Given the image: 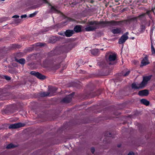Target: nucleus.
<instances>
[{
	"mask_svg": "<svg viewBox=\"0 0 155 155\" xmlns=\"http://www.w3.org/2000/svg\"><path fill=\"white\" fill-rule=\"evenodd\" d=\"M105 57L106 61H102L99 62L98 63V65L101 68H106L108 69L107 72L104 74V75H107L110 74L113 69V67L111 66L116 63V60L117 55L114 53L108 52L106 53Z\"/></svg>",
	"mask_w": 155,
	"mask_h": 155,
	"instance_id": "obj_1",
	"label": "nucleus"
},
{
	"mask_svg": "<svg viewBox=\"0 0 155 155\" xmlns=\"http://www.w3.org/2000/svg\"><path fill=\"white\" fill-rule=\"evenodd\" d=\"M109 21H89L87 23L88 26L86 27L84 30L86 31H93L96 29H99L100 27L101 28H105L107 26H109Z\"/></svg>",
	"mask_w": 155,
	"mask_h": 155,
	"instance_id": "obj_2",
	"label": "nucleus"
},
{
	"mask_svg": "<svg viewBox=\"0 0 155 155\" xmlns=\"http://www.w3.org/2000/svg\"><path fill=\"white\" fill-rule=\"evenodd\" d=\"M136 18H133L127 20L123 21H115L114 20L109 21V26L119 25H121L122 23H124L126 25H129L130 24L134 23L135 21H136Z\"/></svg>",
	"mask_w": 155,
	"mask_h": 155,
	"instance_id": "obj_3",
	"label": "nucleus"
},
{
	"mask_svg": "<svg viewBox=\"0 0 155 155\" xmlns=\"http://www.w3.org/2000/svg\"><path fill=\"white\" fill-rule=\"evenodd\" d=\"M48 92H40L39 93L41 97H45L47 96H51L55 95L57 88L54 87H48Z\"/></svg>",
	"mask_w": 155,
	"mask_h": 155,
	"instance_id": "obj_4",
	"label": "nucleus"
},
{
	"mask_svg": "<svg viewBox=\"0 0 155 155\" xmlns=\"http://www.w3.org/2000/svg\"><path fill=\"white\" fill-rule=\"evenodd\" d=\"M64 47H57L53 50L48 53V56L49 57H52L55 55L59 54L63 52L62 51Z\"/></svg>",
	"mask_w": 155,
	"mask_h": 155,
	"instance_id": "obj_5",
	"label": "nucleus"
},
{
	"mask_svg": "<svg viewBox=\"0 0 155 155\" xmlns=\"http://www.w3.org/2000/svg\"><path fill=\"white\" fill-rule=\"evenodd\" d=\"M152 77V75L144 77L143 81L140 84V87H143L147 84L148 81L151 79Z\"/></svg>",
	"mask_w": 155,
	"mask_h": 155,
	"instance_id": "obj_6",
	"label": "nucleus"
},
{
	"mask_svg": "<svg viewBox=\"0 0 155 155\" xmlns=\"http://www.w3.org/2000/svg\"><path fill=\"white\" fill-rule=\"evenodd\" d=\"M74 94V92H73L70 94L68 95L65 97L63 98L61 100V102L64 103H68L70 102L72 97Z\"/></svg>",
	"mask_w": 155,
	"mask_h": 155,
	"instance_id": "obj_7",
	"label": "nucleus"
},
{
	"mask_svg": "<svg viewBox=\"0 0 155 155\" xmlns=\"http://www.w3.org/2000/svg\"><path fill=\"white\" fill-rule=\"evenodd\" d=\"M30 74L36 77L37 78L41 80H44L46 78L45 76L43 75L38 72L31 71L30 72Z\"/></svg>",
	"mask_w": 155,
	"mask_h": 155,
	"instance_id": "obj_8",
	"label": "nucleus"
},
{
	"mask_svg": "<svg viewBox=\"0 0 155 155\" xmlns=\"http://www.w3.org/2000/svg\"><path fill=\"white\" fill-rule=\"evenodd\" d=\"M62 61V59L60 58H58L55 61V64H54L53 68L54 69L57 70L60 67V64Z\"/></svg>",
	"mask_w": 155,
	"mask_h": 155,
	"instance_id": "obj_9",
	"label": "nucleus"
},
{
	"mask_svg": "<svg viewBox=\"0 0 155 155\" xmlns=\"http://www.w3.org/2000/svg\"><path fill=\"white\" fill-rule=\"evenodd\" d=\"M150 64V62L148 60V57L147 55H146L143 58L141 62L140 67H143Z\"/></svg>",
	"mask_w": 155,
	"mask_h": 155,
	"instance_id": "obj_10",
	"label": "nucleus"
},
{
	"mask_svg": "<svg viewBox=\"0 0 155 155\" xmlns=\"http://www.w3.org/2000/svg\"><path fill=\"white\" fill-rule=\"evenodd\" d=\"M25 125V124L21 123L10 124V128H18L20 127H23Z\"/></svg>",
	"mask_w": 155,
	"mask_h": 155,
	"instance_id": "obj_11",
	"label": "nucleus"
},
{
	"mask_svg": "<svg viewBox=\"0 0 155 155\" xmlns=\"http://www.w3.org/2000/svg\"><path fill=\"white\" fill-rule=\"evenodd\" d=\"M149 94L148 90L144 89L139 91L138 92V94L140 96H147Z\"/></svg>",
	"mask_w": 155,
	"mask_h": 155,
	"instance_id": "obj_12",
	"label": "nucleus"
},
{
	"mask_svg": "<svg viewBox=\"0 0 155 155\" xmlns=\"http://www.w3.org/2000/svg\"><path fill=\"white\" fill-rule=\"evenodd\" d=\"M128 38V37L127 36L124 35H122L119 39L118 43L120 44H122L124 43Z\"/></svg>",
	"mask_w": 155,
	"mask_h": 155,
	"instance_id": "obj_13",
	"label": "nucleus"
},
{
	"mask_svg": "<svg viewBox=\"0 0 155 155\" xmlns=\"http://www.w3.org/2000/svg\"><path fill=\"white\" fill-rule=\"evenodd\" d=\"M23 20L20 18L15 19H13L11 22V24L18 25L22 23Z\"/></svg>",
	"mask_w": 155,
	"mask_h": 155,
	"instance_id": "obj_14",
	"label": "nucleus"
},
{
	"mask_svg": "<svg viewBox=\"0 0 155 155\" xmlns=\"http://www.w3.org/2000/svg\"><path fill=\"white\" fill-rule=\"evenodd\" d=\"M74 33V31L72 30H67L65 32V36L67 37H70L72 36Z\"/></svg>",
	"mask_w": 155,
	"mask_h": 155,
	"instance_id": "obj_15",
	"label": "nucleus"
},
{
	"mask_svg": "<svg viewBox=\"0 0 155 155\" xmlns=\"http://www.w3.org/2000/svg\"><path fill=\"white\" fill-rule=\"evenodd\" d=\"M59 38L56 36H52L49 38V42L50 43H54L58 40Z\"/></svg>",
	"mask_w": 155,
	"mask_h": 155,
	"instance_id": "obj_16",
	"label": "nucleus"
},
{
	"mask_svg": "<svg viewBox=\"0 0 155 155\" xmlns=\"http://www.w3.org/2000/svg\"><path fill=\"white\" fill-rule=\"evenodd\" d=\"M15 61L16 62L21 64L24 65L25 63V60L24 58H21L19 59H18V58L15 57Z\"/></svg>",
	"mask_w": 155,
	"mask_h": 155,
	"instance_id": "obj_17",
	"label": "nucleus"
},
{
	"mask_svg": "<svg viewBox=\"0 0 155 155\" xmlns=\"http://www.w3.org/2000/svg\"><path fill=\"white\" fill-rule=\"evenodd\" d=\"M74 30L77 33L81 31V25H76L74 28Z\"/></svg>",
	"mask_w": 155,
	"mask_h": 155,
	"instance_id": "obj_18",
	"label": "nucleus"
},
{
	"mask_svg": "<svg viewBox=\"0 0 155 155\" xmlns=\"http://www.w3.org/2000/svg\"><path fill=\"white\" fill-rule=\"evenodd\" d=\"M140 103L146 106H148L150 104V102L145 99H142L140 100Z\"/></svg>",
	"mask_w": 155,
	"mask_h": 155,
	"instance_id": "obj_19",
	"label": "nucleus"
},
{
	"mask_svg": "<svg viewBox=\"0 0 155 155\" xmlns=\"http://www.w3.org/2000/svg\"><path fill=\"white\" fill-rule=\"evenodd\" d=\"M111 32L114 34H118L120 33L121 32V29L120 28H117L116 29H114L112 30Z\"/></svg>",
	"mask_w": 155,
	"mask_h": 155,
	"instance_id": "obj_20",
	"label": "nucleus"
},
{
	"mask_svg": "<svg viewBox=\"0 0 155 155\" xmlns=\"http://www.w3.org/2000/svg\"><path fill=\"white\" fill-rule=\"evenodd\" d=\"M91 51L92 54L94 55H97L98 54L99 50L97 48H95L92 50Z\"/></svg>",
	"mask_w": 155,
	"mask_h": 155,
	"instance_id": "obj_21",
	"label": "nucleus"
},
{
	"mask_svg": "<svg viewBox=\"0 0 155 155\" xmlns=\"http://www.w3.org/2000/svg\"><path fill=\"white\" fill-rule=\"evenodd\" d=\"M140 84H139V86H138L137 84L134 83H132L131 84V87L133 89H138L140 88H143V87H140Z\"/></svg>",
	"mask_w": 155,
	"mask_h": 155,
	"instance_id": "obj_22",
	"label": "nucleus"
},
{
	"mask_svg": "<svg viewBox=\"0 0 155 155\" xmlns=\"http://www.w3.org/2000/svg\"><path fill=\"white\" fill-rule=\"evenodd\" d=\"M19 46L16 44H12L10 45V49L19 48Z\"/></svg>",
	"mask_w": 155,
	"mask_h": 155,
	"instance_id": "obj_23",
	"label": "nucleus"
},
{
	"mask_svg": "<svg viewBox=\"0 0 155 155\" xmlns=\"http://www.w3.org/2000/svg\"><path fill=\"white\" fill-rule=\"evenodd\" d=\"M130 73V71H127L125 73H124V71H122V75L124 77H126L129 75Z\"/></svg>",
	"mask_w": 155,
	"mask_h": 155,
	"instance_id": "obj_24",
	"label": "nucleus"
},
{
	"mask_svg": "<svg viewBox=\"0 0 155 155\" xmlns=\"http://www.w3.org/2000/svg\"><path fill=\"white\" fill-rule=\"evenodd\" d=\"M104 135L106 137H111V134L110 132H108L107 131H106L104 133Z\"/></svg>",
	"mask_w": 155,
	"mask_h": 155,
	"instance_id": "obj_25",
	"label": "nucleus"
},
{
	"mask_svg": "<svg viewBox=\"0 0 155 155\" xmlns=\"http://www.w3.org/2000/svg\"><path fill=\"white\" fill-rule=\"evenodd\" d=\"M151 51L152 54H154L155 55V49L152 43H151Z\"/></svg>",
	"mask_w": 155,
	"mask_h": 155,
	"instance_id": "obj_26",
	"label": "nucleus"
},
{
	"mask_svg": "<svg viewBox=\"0 0 155 155\" xmlns=\"http://www.w3.org/2000/svg\"><path fill=\"white\" fill-rule=\"evenodd\" d=\"M151 51L152 54H154L155 55V49L152 43H151Z\"/></svg>",
	"mask_w": 155,
	"mask_h": 155,
	"instance_id": "obj_27",
	"label": "nucleus"
},
{
	"mask_svg": "<svg viewBox=\"0 0 155 155\" xmlns=\"http://www.w3.org/2000/svg\"><path fill=\"white\" fill-rule=\"evenodd\" d=\"M33 48L29 47L26 49H25V51L26 52H28L31 51L33 50Z\"/></svg>",
	"mask_w": 155,
	"mask_h": 155,
	"instance_id": "obj_28",
	"label": "nucleus"
},
{
	"mask_svg": "<svg viewBox=\"0 0 155 155\" xmlns=\"http://www.w3.org/2000/svg\"><path fill=\"white\" fill-rule=\"evenodd\" d=\"M38 12L36 11L35 12H34V13L30 14L29 15L28 17L31 18L34 17L37 14Z\"/></svg>",
	"mask_w": 155,
	"mask_h": 155,
	"instance_id": "obj_29",
	"label": "nucleus"
},
{
	"mask_svg": "<svg viewBox=\"0 0 155 155\" xmlns=\"http://www.w3.org/2000/svg\"><path fill=\"white\" fill-rule=\"evenodd\" d=\"M35 45L36 46L40 47H42L44 45V44L43 43H37L35 44Z\"/></svg>",
	"mask_w": 155,
	"mask_h": 155,
	"instance_id": "obj_30",
	"label": "nucleus"
},
{
	"mask_svg": "<svg viewBox=\"0 0 155 155\" xmlns=\"http://www.w3.org/2000/svg\"><path fill=\"white\" fill-rule=\"evenodd\" d=\"M101 90L97 91L96 94H95L94 97L96 96H98L99 95H100L101 93Z\"/></svg>",
	"mask_w": 155,
	"mask_h": 155,
	"instance_id": "obj_31",
	"label": "nucleus"
},
{
	"mask_svg": "<svg viewBox=\"0 0 155 155\" xmlns=\"http://www.w3.org/2000/svg\"><path fill=\"white\" fill-rule=\"evenodd\" d=\"M62 15H63V16L64 17V18H67L68 20L70 21H73V19L72 18H70L69 17H68L64 15L62 13Z\"/></svg>",
	"mask_w": 155,
	"mask_h": 155,
	"instance_id": "obj_32",
	"label": "nucleus"
},
{
	"mask_svg": "<svg viewBox=\"0 0 155 155\" xmlns=\"http://www.w3.org/2000/svg\"><path fill=\"white\" fill-rule=\"evenodd\" d=\"M10 114H11V113L12 112V113H13L14 112H15L16 110H17V109H16V108L15 107L14 108V109H13V110H12V105H10Z\"/></svg>",
	"mask_w": 155,
	"mask_h": 155,
	"instance_id": "obj_33",
	"label": "nucleus"
},
{
	"mask_svg": "<svg viewBox=\"0 0 155 155\" xmlns=\"http://www.w3.org/2000/svg\"><path fill=\"white\" fill-rule=\"evenodd\" d=\"M23 54L21 52L18 53L16 54V57H21L23 56Z\"/></svg>",
	"mask_w": 155,
	"mask_h": 155,
	"instance_id": "obj_34",
	"label": "nucleus"
},
{
	"mask_svg": "<svg viewBox=\"0 0 155 155\" xmlns=\"http://www.w3.org/2000/svg\"><path fill=\"white\" fill-rule=\"evenodd\" d=\"M145 29V27L143 25H141L140 26V29L142 31H144Z\"/></svg>",
	"mask_w": 155,
	"mask_h": 155,
	"instance_id": "obj_35",
	"label": "nucleus"
},
{
	"mask_svg": "<svg viewBox=\"0 0 155 155\" xmlns=\"http://www.w3.org/2000/svg\"><path fill=\"white\" fill-rule=\"evenodd\" d=\"M19 16H18V15H14L13 16L12 18H15V19H17V18H19Z\"/></svg>",
	"mask_w": 155,
	"mask_h": 155,
	"instance_id": "obj_36",
	"label": "nucleus"
},
{
	"mask_svg": "<svg viewBox=\"0 0 155 155\" xmlns=\"http://www.w3.org/2000/svg\"><path fill=\"white\" fill-rule=\"evenodd\" d=\"M27 17V15L26 14L22 15L21 16V19H22L24 18H26Z\"/></svg>",
	"mask_w": 155,
	"mask_h": 155,
	"instance_id": "obj_37",
	"label": "nucleus"
},
{
	"mask_svg": "<svg viewBox=\"0 0 155 155\" xmlns=\"http://www.w3.org/2000/svg\"><path fill=\"white\" fill-rule=\"evenodd\" d=\"M58 34L61 35H63V36H64L65 35V32H60L58 33Z\"/></svg>",
	"mask_w": 155,
	"mask_h": 155,
	"instance_id": "obj_38",
	"label": "nucleus"
},
{
	"mask_svg": "<svg viewBox=\"0 0 155 155\" xmlns=\"http://www.w3.org/2000/svg\"><path fill=\"white\" fill-rule=\"evenodd\" d=\"M91 153H94L95 152L94 148V147L91 148Z\"/></svg>",
	"mask_w": 155,
	"mask_h": 155,
	"instance_id": "obj_39",
	"label": "nucleus"
},
{
	"mask_svg": "<svg viewBox=\"0 0 155 155\" xmlns=\"http://www.w3.org/2000/svg\"><path fill=\"white\" fill-rule=\"evenodd\" d=\"M16 146L13 145L12 143H10V148H14Z\"/></svg>",
	"mask_w": 155,
	"mask_h": 155,
	"instance_id": "obj_40",
	"label": "nucleus"
},
{
	"mask_svg": "<svg viewBox=\"0 0 155 155\" xmlns=\"http://www.w3.org/2000/svg\"><path fill=\"white\" fill-rule=\"evenodd\" d=\"M128 155H134V153L133 152H130L128 153Z\"/></svg>",
	"mask_w": 155,
	"mask_h": 155,
	"instance_id": "obj_41",
	"label": "nucleus"
},
{
	"mask_svg": "<svg viewBox=\"0 0 155 155\" xmlns=\"http://www.w3.org/2000/svg\"><path fill=\"white\" fill-rule=\"evenodd\" d=\"M5 79L7 80H10V77H8L7 76H4Z\"/></svg>",
	"mask_w": 155,
	"mask_h": 155,
	"instance_id": "obj_42",
	"label": "nucleus"
},
{
	"mask_svg": "<svg viewBox=\"0 0 155 155\" xmlns=\"http://www.w3.org/2000/svg\"><path fill=\"white\" fill-rule=\"evenodd\" d=\"M57 7L54 6H51V9H53L54 10H56Z\"/></svg>",
	"mask_w": 155,
	"mask_h": 155,
	"instance_id": "obj_43",
	"label": "nucleus"
},
{
	"mask_svg": "<svg viewBox=\"0 0 155 155\" xmlns=\"http://www.w3.org/2000/svg\"><path fill=\"white\" fill-rule=\"evenodd\" d=\"M52 11H54L55 12H60V10H52Z\"/></svg>",
	"mask_w": 155,
	"mask_h": 155,
	"instance_id": "obj_44",
	"label": "nucleus"
},
{
	"mask_svg": "<svg viewBox=\"0 0 155 155\" xmlns=\"http://www.w3.org/2000/svg\"><path fill=\"white\" fill-rule=\"evenodd\" d=\"M6 148L8 149H9L10 148V144H9L8 145V146L6 147Z\"/></svg>",
	"mask_w": 155,
	"mask_h": 155,
	"instance_id": "obj_45",
	"label": "nucleus"
},
{
	"mask_svg": "<svg viewBox=\"0 0 155 155\" xmlns=\"http://www.w3.org/2000/svg\"><path fill=\"white\" fill-rule=\"evenodd\" d=\"M121 146V145L120 144H118V145H117V147H120Z\"/></svg>",
	"mask_w": 155,
	"mask_h": 155,
	"instance_id": "obj_46",
	"label": "nucleus"
},
{
	"mask_svg": "<svg viewBox=\"0 0 155 155\" xmlns=\"http://www.w3.org/2000/svg\"><path fill=\"white\" fill-rule=\"evenodd\" d=\"M147 12L148 13V12H150L151 11H153L154 10H147Z\"/></svg>",
	"mask_w": 155,
	"mask_h": 155,
	"instance_id": "obj_47",
	"label": "nucleus"
},
{
	"mask_svg": "<svg viewBox=\"0 0 155 155\" xmlns=\"http://www.w3.org/2000/svg\"><path fill=\"white\" fill-rule=\"evenodd\" d=\"M32 9H35L36 8V6H34L32 8Z\"/></svg>",
	"mask_w": 155,
	"mask_h": 155,
	"instance_id": "obj_48",
	"label": "nucleus"
},
{
	"mask_svg": "<svg viewBox=\"0 0 155 155\" xmlns=\"http://www.w3.org/2000/svg\"><path fill=\"white\" fill-rule=\"evenodd\" d=\"M44 2H47V1L46 0H42Z\"/></svg>",
	"mask_w": 155,
	"mask_h": 155,
	"instance_id": "obj_49",
	"label": "nucleus"
},
{
	"mask_svg": "<svg viewBox=\"0 0 155 155\" xmlns=\"http://www.w3.org/2000/svg\"><path fill=\"white\" fill-rule=\"evenodd\" d=\"M134 37H132V38H131V39H133V40L134 39Z\"/></svg>",
	"mask_w": 155,
	"mask_h": 155,
	"instance_id": "obj_50",
	"label": "nucleus"
},
{
	"mask_svg": "<svg viewBox=\"0 0 155 155\" xmlns=\"http://www.w3.org/2000/svg\"><path fill=\"white\" fill-rule=\"evenodd\" d=\"M91 3H92L94 2V1H92H92H91Z\"/></svg>",
	"mask_w": 155,
	"mask_h": 155,
	"instance_id": "obj_51",
	"label": "nucleus"
},
{
	"mask_svg": "<svg viewBox=\"0 0 155 155\" xmlns=\"http://www.w3.org/2000/svg\"><path fill=\"white\" fill-rule=\"evenodd\" d=\"M124 10H121V11H122V12H124Z\"/></svg>",
	"mask_w": 155,
	"mask_h": 155,
	"instance_id": "obj_52",
	"label": "nucleus"
},
{
	"mask_svg": "<svg viewBox=\"0 0 155 155\" xmlns=\"http://www.w3.org/2000/svg\"><path fill=\"white\" fill-rule=\"evenodd\" d=\"M116 10H114L113 11L114 12H116Z\"/></svg>",
	"mask_w": 155,
	"mask_h": 155,
	"instance_id": "obj_53",
	"label": "nucleus"
},
{
	"mask_svg": "<svg viewBox=\"0 0 155 155\" xmlns=\"http://www.w3.org/2000/svg\"><path fill=\"white\" fill-rule=\"evenodd\" d=\"M5 0H0V1H4Z\"/></svg>",
	"mask_w": 155,
	"mask_h": 155,
	"instance_id": "obj_54",
	"label": "nucleus"
},
{
	"mask_svg": "<svg viewBox=\"0 0 155 155\" xmlns=\"http://www.w3.org/2000/svg\"><path fill=\"white\" fill-rule=\"evenodd\" d=\"M89 66L90 67H92V66H91V65H89Z\"/></svg>",
	"mask_w": 155,
	"mask_h": 155,
	"instance_id": "obj_55",
	"label": "nucleus"
}]
</instances>
